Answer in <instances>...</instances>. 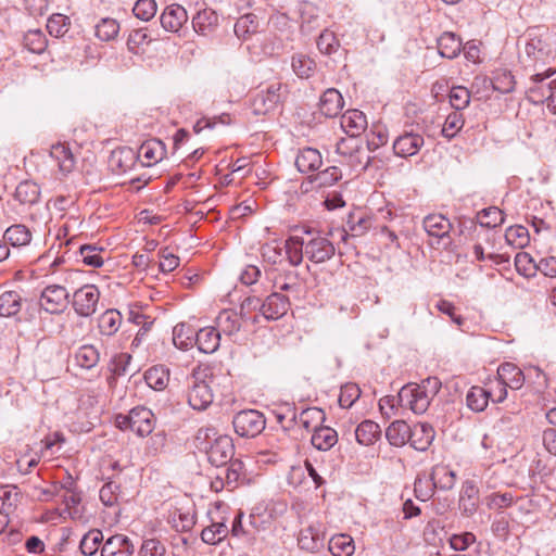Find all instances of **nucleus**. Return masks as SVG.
I'll list each match as a JSON object with an SVG mask.
<instances>
[{"label":"nucleus","instance_id":"nucleus-38","mask_svg":"<svg viewBox=\"0 0 556 556\" xmlns=\"http://www.w3.org/2000/svg\"><path fill=\"white\" fill-rule=\"evenodd\" d=\"M490 397V391H486L482 387L475 386L470 388L466 395V404L471 410L480 413L486 408Z\"/></svg>","mask_w":556,"mask_h":556},{"label":"nucleus","instance_id":"nucleus-40","mask_svg":"<svg viewBox=\"0 0 556 556\" xmlns=\"http://www.w3.org/2000/svg\"><path fill=\"white\" fill-rule=\"evenodd\" d=\"M430 480L435 482L437 488L441 490H451L455 485L456 473L447 466L438 465L432 469Z\"/></svg>","mask_w":556,"mask_h":556},{"label":"nucleus","instance_id":"nucleus-22","mask_svg":"<svg viewBox=\"0 0 556 556\" xmlns=\"http://www.w3.org/2000/svg\"><path fill=\"white\" fill-rule=\"evenodd\" d=\"M24 304H28L17 291H5L0 295V316H16Z\"/></svg>","mask_w":556,"mask_h":556},{"label":"nucleus","instance_id":"nucleus-53","mask_svg":"<svg viewBox=\"0 0 556 556\" xmlns=\"http://www.w3.org/2000/svg\"><path fill=\"white\" fill-rule=\"evenodd\" d=\"M70 26V17L60 13L52 14L47 23L49 34L56 38L63 37L68 31Z\"/></svg>","mask_w":556,"mask_h":556},{"label":"nucleus","instance_id":"nucleus-64","mask_svg":"<svg viewBox=\"0 0 556 556\" xmlns=\"http://www.w3.org/2000/svg\"><path fill=\"white\" fill-rule=\"evenodd\" d=\"M118 491L119 485L113 481H109L101 488L99 497L105 506L111 507L117 503Z\"/></svg>","mask_w":556,"mask_h":556},{"label":"nucleus","instance_id":"nucleus-60","mask_svg":"<svg viewBox=\"0 0 556 556\" xmlns=\"http://www.w3.org/2000/svg\"><path fill=\"white\" fill-rule=\"evenodd\" d=\"M463 114L459 111H455L447 115L445 118L442 132L445 137H454L464 126Z\"/></svg>","mask_w":556,"mask_h":556},{"label":"nucleus","instance_id":"nucleus-13","mask_svg":"<svg viewBox=\"0 0 556 556\" xmlns=\"http://www.w3.org/2000/svg\"><path fill=\"white\" fill-rule=\"evenodd\" d=\"M160 21L165 30L176 33L187 23L188 14L184 7L170 4L163 11Z\"/></svg>","mask_w":556,"mask_h":556},{"label":"nucleus","instance_id":"nucleus-52","mask_svg":"<svg viewBox=\"0 0 556 556\" xmlns=\"http://www.w3.org/2000/svg\"><path fill=\"white\" fill-rule=\"evenodd\" d=\"M146 382L154 390H163L169 380L168 371L163 367H152L144 374Z\"/></svg>","mask_w":556,"mask_h":556},{"label":"nucleus","instance_id":"nucleus-12","mask_svg":"<svg viewBox=\"0 0 556 556\" xmlns=\"http://www.w3.org/2000/svg\"><path fill=\"white\" fill-rule=\"evenodd\" d=\"M166 155V148L163 141L150 139L144 141L138 151V157L142 165L152 166L162 161Z\"/></svg>","mask_w":556,"mask_h":556},{"label":"nucleus","instance_id":"nucleus-33","mask_svg":"<svg viewBox=\"0 0 556 556\" xmlns=\"http://www.w3.org/2000/svg\"><path fill=\"white\" fill-rule=\"evenodd\" d=\"M122 315L117 309H106L99 317V331L103 336L115 334L122 325Z\"/></svg>","mask_w":556,"mask_h":556},{"label":"nucleus","instance_id":"nucleus-59","mask_svg":"<svg viewBox=\"0 0 556 556\" xmlns=\"http://www.w3.org/2000/svg\"><path fill=\"white\" fill-rule=\"evenodd\" d=\"M361 395V389L355 383H346L341 387L339 405L342 408H350Z\"/></svg>","mask_w":556,"mask_h":556},{"label":"nucleus","instance_id":"nucleus-18","mask_svg":"<svg viewBox=\"0 0 556 556\" xmlns=\"http://www.w3.org/2000/svg\"><path fill=\"white\" fill-rule=\"evenodd\" d=\"M298 543L300 548L316 553L325 546V535L316 527L309 526L301 530Z\"/></svg>","mask_w":556,"mask_h":556},{"label":"nucleus","instance_id":"nucleus-11","mask_svg":"<svg viewBox=\"0 0 556 556\" xmlns=\"http://www.w3.org/2000/svg\"><path fill=\"white\" fill-rule=\"evenodd\" d=\"M424 137L414 131H405L393 142L394 153L401 157L413 156L418 153L424 146Z\"/></svg>","mask_w":556,"mask_h":556},{"label":"nucleus","instance_id":"nucleus-27","mask_svg":"<svg viewBox=\"0 0 556 556\" xmlns=\"http://www.w3.org/2000/svg\"><path fill=\"white\" fill-rule=\"evenodd\" d=\"M241 320L243 319L241 318L240 313L233 309H223L216 318V324L224 334L230 337L240 331Z\"/></svg>","mask_w":556,"mask_h":556},{"label":"nucleus","instance_id":"nucleus-47","mask_svg":"<svg viewBox=\"0 0 556 556\" xmlns=\"http://www.w3.org/2000/svg\"><path fill=\"white\" fill-rule=\"evenodd\" d=\"M257 27V17L254 14H244L237 20L233 31L238 38L245 39L251 34H254Z\"/></svg>","mask_w":556,"mask_h":556},{"label":"nucleus","instance_id":"nucleus-23","mask_svg":"<svg viewBox=\"0 0 556 556\" xmlns=\"http://www.w3.org/2000/svg\"><path fill=\"white\" fill-rule=\"evenodd\" d=\"M549 43L542 37H532L525 47V53L534 63H544L552 55Z\"/></svg>","mask_w":556,"mask_h":556},{"label":"nucleus","instance_id":"nucleus-39","mask_svg":"<svg viewBox=\"0 0 556 556\" xmlns=\"http://www.w3.org/2000/svg\"><path fill=\"white\" fill-rule=\"evenodd\" d=\"M3 238L5 243H10L12 247H23L30 242L31 232L25 225L17 224L9 227Z\"/></svg>","mask_w":556,"mask_h":556},{"label":"nucleus","instance_id":"nucleus-36","mask_svg":"<svg viewBox=\"0 0 556 556\" xmlns=\"http://www.w3.org/2000/svg\"><path fill=\"white\" fill-rule=\"evenodd\" d=\"M77 366L92 369L100 361V352L92 344H85L77 349L74 355Z\"/></svg>","mask_w":556,"mask_h":556},{"label":"nucleus","instance_id":"nucleus-14","mask_svg":"<svg viewBox=\"0 0 556 556\" xmlns=\"http://www.w3.org/2000/svg\"><path fill=\"white\" fill-rule=\"evenodd\" d=\"M342 130L351 138L359 136L367 127L365 114L358 110H348L340 117Z\"/></svg>","mask_w":556,"mask_h":556},{"label":"nucleus","instance_id":"nucleus-56","mask_svg":"<svg viewBox=\"0 0 556 556\" xmlns=\"http://www.w3.org/2000/svg\"><path fill=\"white\" fill-rule=\"evenodd\" d=\"M450 103L455 111H462L466 109L470 103V92L466 87L454 86L452 87L450 94Z\"/></svg>","mask_w":556,"mask_h":556},{"label":"nucleus","instance_id":"nucleus-41","mask_svg":"<svg viewBox=\"0 0 556 556\" xmlns=\"http://www.w3.org/2000/svg\"><path fill=\"white\" fill-rule=\"evenodd\" d=\"M291 65L293 72L300 78H309L316 71V62L303 53L294 54Z\"/></svg>","mask_w":556,"mask_h":556},{"label":"nucleus","instance_id":"nucleus-2","mask_svg":"<svg viewBox=\"0 0 556 556\" xmlns=\"http://www.w3.org/2000/svg\"><path fill=\"white\" fill-rule=\"evenodd\" d=\"M208 368L198 366L192 370L188 386L187 399L190 407L205 410L213 403V391L206 381Z\"/></svg>","mask_w":556,"mask_h":556},{"label":"nucleus","instance_id":"nucleus-55","mask_svg":"<svg viewBox=\"0 0 556 556\" xmlns=\"http://www.w3.org/2000/svg\"><path fill=\"white\" fill-rule=\"evenodd\" d=\"M134 161L135 154L130 149L113 151L110 157L111 166L117 168L122 173L129 169Z\"/></svg>","mask_w":556,"mask_h":556},{"label":"nucleus","instance_id":"nucleus-48","mask_svg":"<svg viewBox=\"0 0 556 556\" xmlns=\"http://www.w3.org/2000/svg\"><path fill=\"white\" fill-rule=\"evenodd\" d=\"M529 239L528 229L523 226H510L505 231L506 242L516 249L525 248L529 243Z\"/></svg>","mask_w":556,"mask_h":556},{"label":"nucleus","instance_id":"nucleus-63","mask_svg":"<svg viewBox=\"0 0 556 556\" xmlns=\"http://www.w3.org/2000/svg\"><path fill=\"white\" fill-rule=\"evenodd\" d=\"M342 177V173L339 167L330 166L327 169L318 173L314 181L318 184L320 187H327L336 184Z\"/></svg>","mask_w":556,"mask_h":556},{"label":"nucleus","instance_id":"nucleus-25","mask_svg":"<svg viewBox=\"0 0 556 556\" xmlns=\"http://www.w3.org/2000/svg\"><path fill=\"white\" fill-rule=\"evenodd\" d=\"M218 25V15L212 9L199 11L192 18L193 29L203 36L211 34Z\"/></svg>","mask_w":556,"mask_h":556},{"label":"nucleus","instance_id":"nucleus-7","mask_svg":"<svg viewBox=\"0 0 556 556\" xmlns=\"http://www.w3.org/2000/svg\"><path fill=\"white\" fill-rule=\"evenodd\" d=\"M282 85L274 83L266 90L258 92L252 101V112L255 115H265L277 108L282 99Z\"/></svg>","mask_w":556,"mask_h":556},{"label":"nucleus","instance_id":"nucleus-26","mask_svg":"<svg viewBox=\"0 0 556 556\" xmlns=\"http://www.w3.org/2000/svg\"><path fill=\"white\" fill-rule=\"evenodd\" d=\"M424 229L429 236L443 238L450 233L452 225L442 214H429L424 218Z\"/></svg>","mask_w":556,"mask_h":556},{"label":"nucleus","instance_id":"nucleus-61","mask_svg":"<svg viewBox=\"0 0 556 556\" xmlns=\"http://www.w3.org/2000/svg\"><path fill=\"white\" fill-rule=\"evenodd\" d=\"M102 249L92 245H83L79 250L83 262L92 267H100L103 264L101 256Z\"/></svg>","mask_w":556,"mask_h":556},{"label":"nucleus","instance_id":"nucleus-9","mask_svg":"<svg viewBox=\"0 0 556 556\" xmlns=\"http://www.w3.org/2000/svg\"><path fill=\"white\" fill-rule=\"evenodd\" d=\"M334 253L333 243L325 237L317 236L305 241L304 254L313 263H324L330 260Z\"/></svg>","mask_w":556,"mask_h":556},{"label":"nucleus","instance_id":"nucleus-51","mask_svg":"<svg viewBox=\"0 0 556 556\" xmlns=\"http://www.w3.org/2000/svg\"><path fill=\"white\" fill-rule=\"evenodd\" d=\"M102 541V532L100 530L93 529L83 536L80 540L79 548L84 555L91 556L96 554Z\"/></svg>","mask_w":556,"mask_h":556},{"label":"nucleus","instance_id":"nucleus-6","mask_svg":"<svg viewBox=\"0 0 556 556\" xmlns=\"http://www.w3.org/2000/svg\"><path fill=\"white\" fill-rule=\"evenodd\" d=\"M68 298L70 294L64 287L51 285L42 290L39 304L50 314H60L67 307Z\"/></svg>","mask_w":556,"mask_h":556},{"label":"nucleus","instance_id":"nucleus-45","mask_svg":"<svg viewBox=\"0 0 556 556\" xmlns=\"http://www.w3.org/2000/svg\"><path fill=\"white\" fill-rule=\"evenodd\" d=\"M228 533L229 530L225 522H213L202 530L201 539L206 544L215 545L222 542Z\"/></svg>","mask_w":556,"mask_h":556},{"label":"nucleus","instance_id":"nucleus-21","mask_svg":"<svg viewBox=\"0 0 556 556\" xmlns=\"http://www.w3.org/2000/svg\"><path fill=\"white\" fill-rule=\"evenodd\" d=\"M220 342V333L213 327H205L195 331L194 343L198 349L206 354L215 352Z\"/></svg>","mask_w":556,"mask_h":556},{"label":"nucleus","instance_id":"nucleus-57","mask_svg":"<svg viewBox=\"0 0 556 556\" xmlns=\"http://www.w3.org/2000/svg\"><path fill=\"white\" fill-rule=\"evenodd\" d=\"M339 47L340 42L332 31L328 29L321 31L317 39V48L323 54L330 55L336 52Z\"/></svg>","mask_w":556,"mask_h":556},{"label":"nucleus","instance_id":"nucleus-17","mask_svg":"<svg viewBox=\"0 0 556 556\" xmlns=\"http://www.w3.org/2000/svg\"><path fill=\"white\" fill-rule=\"evenodd\" d=\"M343 97L334 88L327 89L319 100V110L326 117L337 116L343 109Z\"/></svg>","mask_w":556,"mask_h":556},{"label":"nucleus","instance_id":"nucleus-50","mask_svg":"<svg viewBox=\"0 0 556 556\" xmlns=\"http://www.w3.org/2000/svg\"><path fill=\"white\" fill-rule=\"evenodd\" d=\"M24 46L33 53L40 54L47 48V38L45 34L39 30H29L24 35Z\"/></svg>","mask_w":556,"mask_h":556},{"label":"nucleus","instance_id":"nucleus-46","mask_svg":"<svg viewBox=\"0 0 556 556\" xmlns=\"http://www.w3.org/2000/svg\"><path fill=\"white\" fill-rule=\"evenodd\" d=\"M305 241L299 237H291L286 241L285 250L288 261L291 265L298 266L301 264L304 254Z\"/></svg>","mask_w":556,"mask_h":556},{"label":"nucleus","instance_id":"nucleus-37","mask_svg":"<svg viewBox=\"0 0 556 556\" xmlns=\"http://www.w3.org/2000/svg\"><path fill=\"white\" fill-rule=\"evenodd\" d=\"M195 330L187 324H178L173 329V343L179 350L186 351L194 343Z\"/></svg>","mask_w":556,"mask_h":556},{"label":"nucleus","instance_id":"nucleus-30","mask_svg":"<svg viewBox=\"0 0 556 556\" xmlns=\"http://www.w3.org/2000/svg\"><path fill=\"white\" fill-rule=\"evenodd\" d=\"M380 435V426L372 420H364L355 429L356 441L365 446L374 444Z\"/></svg>","mask_w":556,"mask_h":556},{"label":"nucleus","instance_id":"nucleus-24","mask_svg":"<svg viewBox=\"0 0 556 556\" xmlns=\"http://www.w3.org/2000/svg\"><path fill=\"white\" fill-rule=\"evenodd\" d=\"M321 164L320 152L313 148L302 149L295 157V166L301 173L317 170Z\"/></svg>","mask_w":556,"mask_h":556},{"label":"nucleus","instance_id":"nucleus-20","mask_svg":"<svg viewBox=\"0 0 556 556\" xmlns=\"http://www.w3.org/2000/svg\"><path fill=\"white\" fill-rule=\"evenodd\" d=\"M434 439V431L431 426L427 424H418L412 428V434H409L410 444L417 451H426L431 445Z\"/></svg>","mask_w":556,"mask_h":556},{"label":"nucleus","instance_id":"nucleus-62","mask_svg":"<svg viewBox=\"0 0 556 556\" xmlns=\"http://www.w3.org/2000/svg\"><path fill=\"white\" fill-rule=\"evenodd\" d=\"M536 265L530 254L519 252L515 256V266L519 274L530 276L536 270Z\"/></svg>","mask_w":556,"mask_h":556},{"label":"nucleus","instance_id":"nucleus-31","mask_svg":"<svg viewBox=\"0 0 556 556\" xmlns=\"http://www.w3.org/2000/svg\"><path fill=\"white\" fill-rule=\"evenodd\" d=\"M478 493L479 490L473 483V481H466L463 484L460 497H459V508L467 515L471 516L478 507Z\"/></svg>","mask_w":556,"mask_h":556},{"label":"nucleus","instance_id":"nucleus-32","mask_svg":"<svg viewBox=\"0 0 556 556\" xmlns=\"http://www.w3.org/2000/svg\"><path fill=\"white\" fill-rule=\"evenodd\" d=\"M301 15V31L303 34H311L319 27V12L317 7L311 2H303L300 5Z\"/></svg>","mask_w":556,"mask_h":556},{"label":"nucleus","instance_id":"nucleus-34","mask_svg":"<svg viewBox=\"0 0 556 556\" xmlns=\"http://www.w3.org/2000/svg\"><path fill=\"white\" fill-rule=\"evenodd\" d=\"M328 549L333 556H352L355 551L354 540L349 534H336L329 540Z\"/></svg>","mask_w":556,"mask_h":556},{"label":"nucleus","instance_id":"nucleus-8","mask_svg":"<svg viewBox=\"0 0 556 556\" xmlns=\"http://www.w3.org/2000/svg\"><path fill=\"white\" fill-rule=\"evenodd\" d=\"M202 451L206 452L212 465L222 467L232 460L235 447L232 440L228 435H218L212 444H208V448H203Z\"/></svg>","mask_w":556,"mask_h":556},{"label":"nucleus","instance_id":"nucleus-43","mask_svg":"<svg viewBox=\"0 0 556 556\" xmlns=\"http://www.w3.org/2000/svg\"><path fill=\"white\" fill-rule=\"evenodd\" d=\"M220 472L229 490H233L240 480L244 478V465L239 459L230 460L226 468L220 469Z\"/></svg>","mask_w":556,"mask_h":556},{"label":"nucleus","instance_id":"nucleus-44","mask_svg":"<svg viewBox=\"0 0 556 556\" xmlns=\"http://www.w3.org/2000/svg\"><path fill=\"white\" fill-rule=\"evenodd\" d=\"M371 218L361 213H351L348 216L346 226L351 236L361 237L371 227Z\"/></svg>","mask_w":556,"mask_h":556},{"label":"nucleus","instance_id":"nucleus-42","mask_svg":"<svg viewBox=\"0 0 556 556\" xmlns=\"http://www.w3.org/2000/svg\"><path fill=\"white\" fill-rule=\"evenodd\" d=\"M40 195V190L37 184L33 181H22L15 190V199L22 204H35Z\"/></svg>","mask_w":556,"mask_h":556},{"label":"nucleus","instance_id":"nucleus-49","mask_svg":"<svg viewBox=\"0 0 556 556\" xmlns=\"http://www.w3.org/2000/svg\"><path fill=\"white\" fill-rule=\"evenodd\" d=\"M477 219L480 226L486 228H494L504 223V213L500 208L491 206L480 211L477 214Z\"/></svg>","mask_w":556,"mask_h":556},{"label":"nucleus","instance_id":"nucleus-29","mask_svg":"<svg viewBox=\"0 0 556 556\" xmlns=\"http://www.w3.org/2000/svg\"><path fill=\"white\" fill-rule=\"evenodd\" d=\"M314 447L319 451H329L338 442V433L326 426L316 427L311 438Z\"/></svg>","mask_w":556,"mask_h":556},{"label":"nucleus","instance_id":"nucleus-58","mask_svg":"<svg viewBox=\"0 0 556 556\" xmlns=\"http://www.w3.org/2000/svg\"><path fill=\"white\" fill-rule=\"evenodd\" d=\"M157 11L155 0H137L132 12L135 16L141 21H150Z\"/></svg>","mask_w":556,"mask_h":556},{"label":"nucleus","instance_id":"nucleus-5","mask_svg":"<svg viewBox=\"0 0 556 556\" xmlns=\"http://www.w3.org/2000/svg\"><path fill=\"white\" fill-rule=\"evenodd\" d=\"M100 292L93 285H85L73 294V307L83 317H89L97 311Z\"/></svg>","mask_w":556,"mask_h":556},{"label":"nucleus","instance_id":"nucleus-19","mask_svg":"<svg viewBox=\"0 0 556 556\" xmlns=\"http://www.w3.org/2000/svg\"><path fill=\"white\" fill-rule=\"evenodd\" d=\"M50 156L56 162L59 170L67 175L75 168L76 160L71 149L64 143H56L51 147Z\"/></svg>","mask_w":556,"mask_h":556},{"label":"nucleus","instance_id":"nucleus-3","mask_svg":"<svg viewBox=\"0 0 556 556\" xmlns=\"http://www.w3.org/2000/svg\"><path fill=\"white\" fill-rule=\"evenodd\" d=\"M115 424L121 430H131L139 437L152 433L155 419L153 413L146 407H135L128 415H117Z\"/></svg>","mask_w":556,"mask_h":556},{"label":"nucleus","instance_id":"nucleus-35","mask_svg":"<svg viewBox=\"0 0 556 556\" xmlns=\"http://www.w3.org/2000/svg\"><path fill=\"white\" fill-rule=\"evenodd\" d=\"M438 50L443 58L454 59L462 50V40L453 33H443L438 39Z\"/></svg>","mask_w":556,"mask_h":556},{"label":"nucleus","instance_id":"nucleus-28","mask_svg":"<svg viewBox=\"0 0 556 556\" xmlns=\"http://www.w3.org/2000/svg\"><path fill=\"white\" fill-rule=\"evenodd\" d=\"M412 428L404 420H395L386 430V437L393 446H403L409 441Z\"/></svg>","mask_w":556,"mask_h":556},{"label":"nucleus","instance_id":"nucleus-15","mask_svg":"<svg viewBox=\"0 0 556 556\" xmlns=\"http://www.w3.org/2000/svg\"><path fill=\"white\" fill-rule=\"evenodd\" d=\"M134 552L135 546L127 536L115 534L104 542L101 556H131Z\"/></svg>","mask_w":556,"mask_h":556},{"label":"nucleus","instance_id":"nucleus-16","mask_svg":"<svg viewBox=\"0 0 556 556\" xmlns=\"http://www.w3.org/2000/svg\"><path fill=\"white\" fill-rule=\"evenodd\" d=\"M498 380L513 390H519L525 384L526 375L515 364L504 363L497 368Z\"/></svg>","mask_w":556,"mask_h":556},{"label":"nucleus","instance_id":"nucleus-4","mask_svg":"<svg viewBox=\"0 0 556 556\" xmlns=\"http://www.w3.org/2000/svg\"><path fill=\"white\" fill-rule=\"evenodd\" d=\"M263 414L255 409L241 410L232 419L233 429L243 438H254L265 428Z\"/></svg>","mask_w":556,"mask_h":556},{"label":"nucleus","instance_id":"nucleus-1","mask_svg":"<svg viewBox=\"0 0 556 556\" xmlns=\"http://www.w3.org/2000/svg\"><path fill=\"white\" fill-rule=\"evenodd\" d=\"M440 389L441 381L437 377H428L420 384L403 387L397 394V403L415 414H424Z\"/></svg>","mask_w":556,"mask_h":556},{"label":"nucleus","instance_id":"nucleus-54","mask_svg":"<svg viewBox=\"0 0 556 556\" xmlns=\"http://www.w3.org/2000/svg\"><path fill=\"white\" fill-rule=\"evenodd\" d=\"M119 31V25L114 18H102L96 25V36L102 41L114 39Z\"/></svg>","mask_w":556,"mask_h":556},{"label":"nucleus","instance_id":"nucleus-10","mask_svg":"<svg viewBox=\"0 0 556 556\" xmlns=\"http://www.w3.org/2000/svg\"><path fill=\"white\" fill-rule=\"evenodd\" d=\"M289 307V299L280 292H274L263 301L261 315L267 320H277L288 313Z\"/></svg>","mask_w":556,"mask_h":556}]
</instances>
